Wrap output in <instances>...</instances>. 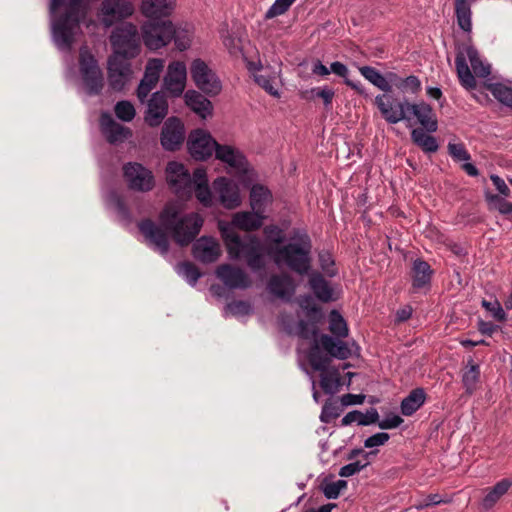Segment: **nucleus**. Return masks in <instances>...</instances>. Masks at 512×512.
<instances>
[{"instance_id":"nucleus-1","label":"nucleus","mask_w":512,"mask_h":512,"mask_svg":"<svg viewBox=\"0 0 512 512\" xmlns=\"http://www.w3.org/2000/svg\"><path fill=\"white\" fill-rule=\"evenodd\" d=\"M178 215L177 206L168 204L160 213V224L150 219L138 224L146 242L162 255L169 251V232L179 245L184 246L194 240L203 225V219L198 214L192 213L182 218Z\"/></svg>"},{"instance_id":"nucleus-2","label":"nucleus","mask_w":512,"mask_h":512,"mask_svg":"<svg viewBox=\"0 0 512 512\" xmlns=\"http://www.w3.org/2000/svg\"><path fill=\"white\" fill-rule=\"evenodd\" d=\"M221 234L225 242L228 254L232 259H244L252 271L265 268V251L262 241L254 235L241 239L230 226H221Z\"/></svg>"},{"instance_id":"nucleus-3","label":"nucleus","mask_w":512,"mask_h":512,"mask_svg":"<svg viewBox=\"0 0 512 512\" xmlns=\"http://www.w3.org/2000/svg\"><path fill=\"white\" fill-rule=\"evenodd\" d=\"M64 4L65 0H52L50 9L54 12ZM82 4L83 0H68L65 15L53 23L54 40L61 49L69 50L80 30V17L84 14Z\"/></svg>"},{"instance_id":"nucleus-4","label":"nucleus","mask_w":512,"mask_h":512,"mask_svg":"<svg viewBox=\"0 0 512 512\" xmlns=\"http://www.w3.org/2000/svg\"><path fill=\"white\" fill-rule=\"evenodd\" d=\"M311 242L307 235L281 246L279 249L268 248V255L277 266H286L292 271L304 275L311 266Z\"/></svg>"},{"instance_id":"nucleus-5","label":"nucleus","mask_w":512,"mask_h":512,"mask_svg":"<svg viewBox=\"0 0 512 512\" xmlns=\"http://www.w3.org/2000/svg\"><path fill=\"white\" fill-rule=\"evenodd\" d=\"M470 62L473 73L477 77H486L490 74V66L484 64L476 49L465 46L456 55L455 64L459 81L463 87L472 90L476 87V80L468 66Z\"/></svg>"},{"instance_id":"nucleus-6","label":"nucleus","mask_w":512,"mask_h":512,"mask_svg":"<svg viewBox=\"0 0 512 512\" xmlns=\"http://www.w3.org/2000/svg\"><path fill=\"white\" fill-rule=\"evenodd\" d=\"M110 42L114 49L113 55H119L123 59H131L140 53V37L137 26L131 22H125L116 27L111 35Z\"/></svg>"},{"instance_id":"nucleus-7","label":"nucleus","mask_w":512,"mask_h":512,"mask_svg":"<svg viewBox=\"0 0 512 512\" xmlns=\"http://www.w3.org/2000/svg\"><path fill=\"white\" fill-rule=\"evenodd\" d=\"M141 39L144 45L152 51L167 46L174 33V25L170 20L145 21L141 27Z\"/></svg>"},{"instance_id":"nucleus-8","label":"nucleus","mask_w":512,"mask_h":512,"mask_svg":"<svg viewBox=\"0 0 512 512\" xmlns=\"http://www.w3.org/2000/svg\"><path fill=\"white\" fill-rule=\"evenodd\" d=\"M80 74L86 92L89 95L99 94L104 87L103 73L94 56L87 47H82L79 52Z\"/></svg>"},{"instance_id":"nucleus-9","label":"nucleus","mask_w":512,"mask_h":512,"mask_svg":"<svg viewBox=\"0 0 512 512\" xmlns=\"http://www.w3.org/2000/svg\"><path fill=\"white\" fill-rule=\"evenodd\" d=\"M135 7L130 0H103L99 15L104 27L109 28L116 22L125 20L134 14Z\"/></svg>"},{"instance_id":"nucleus-10","label":"nucleus","mask_w":512,"mask_h":512,"mask_svg":"<svg viewBox=\"0 0 512 512\" xmlns=\"http://www.w3.org/2000/svg\"><path fill=\"white\" fill-rule=\"evenodd\" d=\"M191 76L196 86L208 95H217L221 91V82L207 64L196 59L191 65Z\"/></svg>"},{"instance_id":"nucleus-11","label":"nucleus","mask_w":512,"mask_h":512,"mask_svg":"<svg viewBox=\"0 0 512 512\" xmlns=\"http://www.w3.org/2000/svg\"><path fill=\"white\" fill-rule=\"evenodd\" d=\"M166 178L169 186L179 197H190L193 176L182 163L169 162L166 167Z\"/></svg>"},{"instance_id":"nucleus-12","label":"nucleus","mask_w":512,"mask_h":512,"mask_svg":"<svg viewBox=\"0 0 512 512\" xmlns=\"http://www.w3.org/2000/svg\"><path fill=\"white\" fill-rule=\"evenodd\" d=\"M408 101H397L389 92L375 97V105L382 117L390 124H396L407 118Z\"/></svg>"},{"instance_id":"nucleus-13","label":"nucleus","mask_w":512,"mask_h":512,"mask_svg":"<svg viewBox=\"0 0 512 512\" xmlns=\"http://www.w3.org/2000/svg\"><path fill=\"white\" fill-rule=\"evenodd\" d=\"M124 177L130 189L147 192L155 186L152 172L139 163H128L124 166Z\"/></svg>"},{"instance_id":"nucleus-14","label":"nucleus","mask_w":512,"mask_h":512,"mask_svg":"<svg viewBox=\"0 0 512 512\" xmlns=\"http://www.w3.org/2000/svg\"><path fill=\"white\" fill-rule=\"evenodd\" d=\"M217 144L208 132L201 129L191 132L187 142L189 153L196 160H205L212 156Z\"/></svg>"},{"instance_id":"nucleus-15","label":"nucleus","mask_w":512,"mask_h":512,"mask_svg":"<svg viewBox=\"0 0 512 512\" xmlns=\"http://www.w3.org/2000/svg\"><path fill=\"white\" fill-rule=\"evenodd\" d=\"M132 69L128 59L112 55L108 60V81L115 91H121L131 80Z\"/></svg>"},{"instance_id":"nucleus-16","label":"nucleus","mask_w":512,"mask_h":512,"mask_svg":"<svg viewBox=\"0 0 512 512\" xmlns=\"http://www.w3.org/2000/svg\"><path fill=\"white\" fill-rule=\"evenodd\" d=\"M406 122H410L413 118L429 133H433L438 129V121L431 106L425 102L410 103L406 110Z\"/></svg>"},{"instance_id":"nucleus-17","label":"nucleus","mask_w":512,"mask_h":512,"mask_svg":"<svg viewBox=\"0 0 512 512\" xmlns=\"http://www.w3.org/2000/svg\"><path fill=\"white\" fill-rule=\"evenodd\" d=\"M186 75V66L183 62L170 63L163 79V88L173 97L180 96L185 89Z\"/></svg>"},{"instance_id":"nucleus-18","label":"nucleus","mask_w":512,"mask_h":512,"mask_svg":"<svg viewBox=\"0 0 512 512\" xmlns=\"http://www.w3.org/2000/svg\"><path fill=\"white\" fill-rule=\"evenodd\" d=\"M163 68L164 60L159 58H152L148 60L144 76L137 88V97L141 102H144L151 90L155 88Z\"/></svg>"},{"instance_id":"nucleus-19","label":"nucleus","mask_w":512,"mask_h":512,"mask_svg":"<svg viewBox=\"0 0 512 512\" xmlns=\"http://www.w3.org/2000/svg\"><path fill=\"white\" fill-rule=\"evenodd\" d=\"M216 276L230 289H247L252 283L243 269L229 264L220 265L216 270Z\"/></svg>"},{"instance_id":"nucleus-20","label":"nucleus","mask_w":512,"mask_h":512,"mask_svg":"<svg viewBox=\"0 0 512 512\" xmlns=\"http://www.w3.org/2000/svg\"><path fill=\"white\" fill-rule=\"evenodd\" d=\"M176 0H141L140 13L147 21L161 20L172 15Z\"/></svg>"},{"instance_id":"nucleus-21","label":"nucleus","mask_w":512,"mask_h":512,"mask_svg":"<svg viewBox=\"0 0 512 512\" xmlns=\"http://www.w3.org/2000/svg\"><path fill=\"white\" fill-rule=\"evenodd\" d=\"M215 193L220 203L227 209H233L240 205L241 197L239 186L230 179L220 177L213 183Z\"/></svg>"},{"instance_id":"nucleus-22","label":"nucleus","mask_w":512,"mask_h":512,"mask_svg":"<svg viewBox=\"0 0 512 512\" xmlns=\"http://www.w3.org/2000/svg\"><path fill=\"white\" fill-rule=\"evenodd\" d=\"M185 131L182 122L176 118H169L162 128L161 145L165 150L175 151L184 141Z\"/></svg>"},{"instance_id":"nucleus-23","label":"nucleus","mask_w":512,"mask_h":512,"mask_svg":"<svg viewBox=\"0 0 512 512\" xmlns=\"http://www.w3.org/2000/svg\"><path fill=\"white\" fill-rule=\"evenodd\" d=\"M167 114L168 102L165 94L161 91L153 93L147 102V109L144 116L145 122L151 127H156L160 125Z\"/></svg>"},{"instance_id":"nucleus-24","label":"nucleus","mask_w":512,"mask_h":512,"mask_svg":"<svg viewBox=\"0 0 512 512\" xmlns=\"http://www.w3.org/2000/svg\"><path fill=\"white\" fill-rule=\"evenodd\" d=\"M100 126L102 133L111 144L122 143L132 135L129 128L117 123L108 113L101 115Z\"/></svg>"},{"instance_id":"nucleus-25","label":"nucleus","mask_w":512,"mask_h":512,"mask_svg":"<svg viewBox=\"0 0 512 512\" xmlns=\"http://www.w3.org/2000/svg\"><path fill=\"white\" fill-rule=\"evenodd\" d=\"M194 257L203 263L215 262L221 255L219 243L210 237H201L193 245Z\"/></svg>"},{"instance_id":"nucleus-26","label":"nucleus","mask_w":512,"mask_h":512,"mask_svg":"<svg viewBox=\"0 0 512 512\" xmlns=\"http://www.w3.org/2000/svg\"><path fill=\"white\" fill-rule=\"evenodd\" d=\"M267 289L275 297L286 301H289L295 293L294 282L288 274L271 276Z\"/></svg>"},{"instance_id":"nucleus-27","label":"nucleus","mask_w":512,"mask_h":512,"mask_svg":"<svg viewBox=\"0 0 512 512\" xmlns=\"http://www.w3.org/2000/svg\"><path fill=\"white\" fill-rule=\"evenodd\" d=\"M215 156L218 160L226 163L231 168L238 171L246 170V159L244 155L236 148L230 145L217 144Z\"/></svg>"},{"instance_id":"nucleus-28","label":"nucleus","mask_w":512,"mask_h":512,"mask_svg":"<svg viewBox=\"0 0 512 512\" xmlns=\"http://www.w3.org/2000/svg\"><path fill=\"white\" fill-rule=\"evenodd\" d=\"M264 216L255 211L253 212H238L234 214L231 224L228 226L239 228L244 231H253L260 228L263 224ZM219 226H227V224L220 223Z\"/></svg>"},{"instance_id":"nucleus-29","label":"nucleus","mask_w":512,"mask_h":512,"mask_svg":"<svg viewBox=\"0 0 512 512\" xmlns=\"http://www.w3.org/2000/svg\"><path fill=\"white\" fill-rule=\"evenodd\" d=\"M191 193L195 191L197 199L206 207H210L213 203L212 194L208 187L206 170L203 168L195 169L193 173Z\"/></svg>"},{"instance_id":"nucleus-30","label":"nucleus","mask_w":512,"mask_h":512,"mask_svg":"<svg viewBox=\"0 0 512 512\" xmlns=\"http://www.w3.org/2000/svg\"><path fill=\"white\" fill-rule=\"evenodd\" d=\"M512 487V479L504 478L498 481L492 487L485 489V496L482 499V507L485 510H489L495 506V504L508 493Z\"/></svg>"},{"instance_id":"nucleus-31","label":"nucleus","mask_w":512,"mask_h":512,"mask_svg":"<svg viewBox=\"0 0 512 512\" xmlns=\"http://www.w3.org/2000/svg\"><path fill=\"white\" fill-rule=\"evenodd\" d=\"M184 97L186 105L201 118L205 119L211 116L213 110L212 103L202 94L195 90H189L185 93Z\"/></svg>"},{"instance_id":"nucleus-32","label":"nucleus","mask_w":512,"mask_h":512,"mask_svg":"<svg viewBox=\"0 0 512 512\" xmlns=\"http://www.w3.org/2000/svg\"><path fill=\"white\" fill-rule=\"evenodd\" d=\"M320 343L323 349L331 356L341 360L347 359L352 354V349L348 343L342 340H336L329 335H322Z\"/></svg>"},{"instance_id":"nucleus-33","label":"nucleus","mask_w":512,"mask_h":512,"mask_svg":"<svg viewBox=\"0 0 512 512\" xmlns=\"http://www.w3.org/2000/svg\"><path fill=\"white\" fill-rule=\"evenodd\" d=\"M379 419V414L376 409L371 408L366 413L358 410L348 412L341 420L343 426H348L352 423L358 425H370L376 423Z\"/></svg>"},{"instance_id":"nucleus-34","label":"nucleus","mask_w":512,"mask_h":512,"mask_svg":"<svg viewBox=\"0 0 512 512\" xmlns=\"http://www.w3.org/2000/svg\"><path fill=\"white\" fill-rule=\"evenodd\" d=\"M271 202L270 191L261 185H254L250 192V204L253 211L263 215L265 207Z\"/></svg>"},{"instance_id":"nucleus-35","label":"nucleus","mask_w":512,"mask_h":512,"mask_svg":"<svg viewBox=\"0 0 512 512\" xmlns=\"http://www.w3.org/2000/svg\"><path fill=\"white\" fill-rule=\"evenodd\" d=\"M388 77L392 86H395L403 93L417 94L421 90V82L414 75L401 78L396 73H389Z\"/></svg>"},{"instance_id":"nucleus-36","label":"nucleus","mask_w":512,"mask_h":512,"mask_svg":"<svg viewBox=\"0 0 512 512\" xmlns=\"http://www.w3.org/2000/svg\"><path fill=\"white\" fill-rule=\"evenodd\" d=\"M361 75L367 79L374 86L378 87L385 93L392 91V83L389 77H384L378 70L370 66H363L359 68Z\"/></svg>"},{"instance_id":"nucleus-37","label":"nucleus","mask_w":512,"mask_h":512,"mask_svg":"<svg viewBox=\"0 0 512 512\" xmlns=\"http://www.w3.org/2000/svg\"><path fill=\"white\" fill-rule=\"evenodd\" d=\"M425 402V392L421 388L414 389L401 402V412L405 416L415 413Z\"/></svg>"},{"instance_id":"nucleus-38","label":"nucleus","mask_w":512,"mask_h":512,"mask_svg":"<svg viewBox=\"0 0 512 512\" xmlns=\"http://www.w3.org/2000/svg\"><path fill=\"white\" fill-rule=\"evenodd\" d=\"M309 285L315 296L322 302L332 300V289L321 274L313 273L309 278Z\"/></svg>"},{"instance_id":"nucleus-39","label":"nucleus","mask_w":512,"mask_h":512,"mask_svg":"<svg viewBox=\"0 0 512 512\" xmlns=\"http://www.w3.org/2000/svg\"><path fill=\"white\" fill-rule=\"evenodd\" d=\"M425 129L415 128L411 132L413 143L419 146L423 151L434 153L438 150V143L435 137L427 134Z\"/></svg>"},{"instance_id":"nucleus-40","label":"nucleus","mask_w":512,"mask_h":512,"mask_svg":"<svg viewBox=\"0 0 512 512\" xmlns=\"http://www.w3.org/2000/svg\"><path fill=\"white\" fill-rule=\"evenodd\" d=\"M432 270L430 265L420 259L414 261L413 264V286L422 288L430 282Z\"/></svg>"},{"instance_id":"nucleus-41","label":"nucleus","mask_w":512,"mask_h":512,"mask_svg":"<svg viewBox=\"0 0 512 512\" xmlns=\"http://www.w3.org/2000/svg\"><path fill=\"white\" fill-rule=\"evenodd\" d=\"M480 367L473 360H469L462 374V383L468 394H472L479 382Z\"/></svg>"},{"instance_id":"nucleus-42","label":"nucleus","mask_w":512,"mask_h":512,"mask_svg":"<svg viewBox=\"0 0 512 512\" xmlns=\"http://www.w3.org/2000/svg\"><path fill=\"white\" fill-rule=\"evenodd\" d=\"M455 12L457 16V22L459 27L465 32L471 31V10L467 0H456L455 1Z\"/></svg>"},{"instance_id":"nucleus-43","label":"nucleus","mask_w":512,"mask_h":512,"mask_svg":"<svg viewBox=\"0 0 512 512\" xmlns=\"http://www.w3.org/2000/svg\"><path fill=\"white\" fill-rule=\"evenodd\" d=\"M263 233L265 235L266 253L268 254V248L271 246L275 249H279L280 245L285 241L284 231L276 225H268L264 228Z\"/></svg>"},{"instance_id":"nucleus-44","label":"nucleus","mask_w":512,"mask_h":512,"mask_svg":"<svg viewBox=\"0 0 512 512\" xmlns=\"http://www.w3.org/2000/svg\"><path fill=\"white\" fill-rule=\"evenodd\" d=\"M308 360L314 370L325 372L330 365L331 356L324 355L316 343L309 353Z\"/></svg>"},{"instance_id":"nucleus-45","label":"nucleus","mask_w":512,"mask_h":512,"mask_svg":"<svg viewBox=\"0 0 512 512\" xmlns=\"http://www.w3.org/2000/svg\"><path fill=\"white\" fill-rule=\"evenodd\" d=\"M329 330L337 338H345L348 336L347 323L336 310H332L329 315Z\"/></svg>"},{"instance_id":"nucleus-46","label":"nucleus","mask_w":512,"mask_h":512,"mask_svg":"<svg viewBox=\"0 0 512 512\" xmlns=\"http://www.w3.org/2000/svg\"><path fill=\"white\" fill-rule=\"evenodd\" d=\"M320 385L325 393H336L340 386L339 373L337 371L328 370H326L325 372H321Z\"/></svg>"},{"instance_id":"nucleus-47","label":"nucleus","mask_w":512,"mask_h":512,"mask_svg":"<svg viewBox=\"0 0 512 512\" xmlns=\"http://www.w3.org/2000/svg\"><path fill=\"white\" fill-rule=\"evenodd\" d=\"M177 48L180 51H184L190 47L191 39H192V30L191 27L186 25L185 27H175L173 38Z\"/></svg>"},{"instance_id":"nucleus-48","label":"nucleus","mask_w":512,"mask_h":512,"mask_svg":"<svg viewBox=\"0 0 512 512\" xmlns=\"http://www.w3.org/2000/svg\"><path fill=\"white\" fill-rule=\"evenodd\" d=\"M344 406L341 403H338L335 400L329 399L325 402L322 407L320 420L323 423H330L332 420L336 419L340 413L342 412Z\"/></svg>"},{"instance_id":"nucleus-49","label":"nucleus","mask_w":512,"mask_h":512,"mask_svg":"<svg viewBox=\"0 0 512 512\" xmlns=\"http://www.w3.org/2000/svg\"><path fill=\"white\" fill-rule=\"evenodd\" d=\"M298 304L304 311L306 317L310 320H319L321 313L319 307L314 302L313 298L309 295L300 296L298 298Z\"/></svg>"},{"instance_id":"nucleus-50","label":"nucleus","mask_w":512,"mask_h":512,"mask_svg":"<svg viewBox=\"0 0 512 512\" xmlns=\"http://www.w3.org/2000/svg\"><path fill=\"white\" fill-rule=\"evenodd\" d=\"M489 90L499 102L512 107V88L497 83L490 85Z\"/></svg>"},{"instance_id":"nucleus-51","label":"nucleus","mask_w":512,"mask_h":512,"mask_svg":"<svg viewBox=\"0 0 512 512\" xmlns=\"http://www.w3.org/2000/svg\"><path fill=\"white\" fill-rule=\"evenodd\" d=\"M335 95L334 90L328 87L324 88H312L302 93V97L305 99H311L313 97H319L323 100L326 107L330 106Z\"/></svg>"},{"instance_id":"nucleus-52","label":"nucleus","mask_w":512,"mask_h":512,"mask_svg":"<svg viewBox=\"0 0 512 512\" xmlns=\"http://www.w3.org/2000/svg\"><path fill=\"white\" fill-rule=\"evenodd\" d=\"M114 112L120 120L130 122L134 119L136 111L133 104L129 101H119L114 107Z\"/></svg>"},{"instance_id":"nucleus-53","label":"nucleus","mask_w":512,"mask_h":512,"mask_svg":"<svg viewBox=\"0 0 512 512\" xmlns=\"http://www.w3.org/2000/svg\"><path fill=\"white\" fill-rule=\"evenodd\" d=\"M296 0H275L271 7L266 11L264 18L273 19L285 14Z\"/></svg>"},{"instance_id":"nucleus-54","label":"nucleus","mask_w":512,"mask_h":512,"mask_svg":"<svg viewBox=\"0 0 512 512\" xmlns=\"http://www.w3.org/2000/svg\"><path fill=\"white\" fill-rule=\"evenodd\" d=\"M318 320L304 321L300 320L297 324L295 333L303 339H311L316 336V323Z\"/></svg>"},{"instance_id":"nucleus-55","label":"nucleus","mask_w":512,"mask_h":512,"mask_svg":"<svg viewBox=\"0 0 512 512\" xmlns=\"http://www.w3.org/2000/svg\"><path fill=\"white\" fill-rule=\"evenodd\" d=\"M179 273L182 274L192 285H194L201 276L198 268L190 262H184L180 264Z\"/></svg>"},{"instance_id":"nucleus-56","label":"nucleus","mask_w":512,"mask_h":512,"mask_svg":"<svg viewBox=\"0 0 512 512\" xmlns=\"http://www.w3.org/2000/svg\"><path fill=\"white\" fill-rule=\"evenodd\" d=\"M347 487L345 480H337L335 482L326 483L323 485L322 491L326 498L336 499L340 492Z\"/></svg>"},{"instance_id":"nucleus-57","label":"nucleus","mask_w":512,"mask_h":512,"mask_svg":"<svg viewBox=\"0 0 512 512\" xmlns=\"http://www.w3.org/2000/svg\"><path fill=\"white\" fill-rule=\"evenodd\" d=\"M364 457H365V461L358 460V461L349 463V464L341 467V469L339 471V475L341 477H350V476L355 475L356 473L360 472L362 469H364L369 464V462L367 461V455H365Z\"/></svg>"},{"instance_id":"nucleus-58","label":"nucleus","mask_w":512,"mask_h":512,"mask_svg":"<svg viewBox=\"0 0 512 512\" xmlns=\"http://www.w3.org/2000/svg\"><path fill=\"white\" fill-rule=\"evenodd\" d=\"M448 152L451 157L456 161H468L470 160V154L466 150L462 143H449Z\"/></svg>"},{"instance_id":"nucleus-59","label":"nucleus","mask_w":512,"mask_h":512,"mask_svg":"<svg viewBox=\"0 0 512 512\" xmlns=\"http://www.w3.org/2000/svg\"><path fill=\"white\" fill-rule=\"evenodd\" d=\"M274 79L268 75L257 74L255 75V82L262 87L266 92L274 97H279L278 90L273 85Z\"/></svg>"},{"instance_id":"nucleus-60","label":"nucleus","mask_w":512,"mask_h":512,"mask_svg":"<svg viewBox=\"0 0 512 512\" xmlns=\"http://www.w3.org/2000/svg\"><path fill=\"white\" fill-rule=\"evenodd\" d=\"M482 305L483 307H485L489 312H491V314L493 315V317L498 320V321H504L506 319V313L505 311L503 310V308L501 307L500 303L495 301V302H488L486 300H483L482 301Z\"/></svg>"},{"instance_id":"nucleus-61","label":"nucleus","mask_w":512,"mask_h":512,"mask_svg":"<svg viewBox=\"0 0 512 512\" xmlns=\"http://www.w3.org/2000/svg\"><path fill=\"white\" fill-rule=\"evenodd\" d=\"M233 315H247L251 312V305L246 301H234L227 305Z\"/></svg>"},{"instance_id":"nucleus-62","label":"nucleus","mask_w":512,"mask_h":512,"mask_svg":"<svg viewBox=\"0 0 512 512\" xmlns=\"http://www.w3.org/2000/svg\"><path fill=\"white\" fill-rule=\"evenodd\" d=\"M319 261L322 270L329 276H334L336 274V270L334 268V260L332 259L329 253H321L319 255Z\"/></svg>"},{"instance_id":"nucleus-63","label":"nucleus","mask_w":512,"mask_h":512,"mask_svg":"<svg viewBox=\"0 0 512 512\" xmlns=\"http://www.w3.org/2000/svg\"><path fill=\"white\" fill-rule=\"evenodd\" d=\"M388 440L389 435L385 432H380L368 437L364 442V446L366 448H373L384 445Z\"/></svg>"},{"instance_id":"nucleus-64","label":"nucleus","mask_w":512,"mask_h":512,"mask_svg":"<svg viewBox=\"0 0 512 512\" xmlns=\"http://www.w3.org/2000/svg\"><path fill=\"white\" fill-rule=\"evenodd\" d=\"M445 502L447 501L442 499L439 494H430L421 501H419L418 503H416L415 508L421 510L429 506L438 505Z\"/></svg>"}]
</instances>
